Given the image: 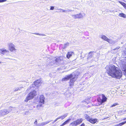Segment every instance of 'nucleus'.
Segmentation results:
<instances>
[{"label": "nucleus", "instance_id": "f257e3e1", "mask_svg": "<svg viewBox=\"0 0 126 126\" xmlns=\"http://www.w3.org/2000/svg\"><path fill=\"white\" fill-rule=\"evenodd\" d=\"M107 68L108 73L112 77L120 79L122 76L121 71L119 70L118 68L114 65H110Z\"/></svg>", "mask_w": 126, "mask_h": 126}, {"label": "nucleus", "instance_id": "f03ea898", "mask_svg": "<svg viewBox=\"0 0 126 126\" xmlns=\"http://www.w3.org/2000/svg\"><path fill=\"white\" fill-rule=\"evenodd\" d=\"M14 108L12 107H10L8 110L4 109L0 111V116H2L8 114L10 112L14 110Z\"/></svg>", "mask_w": 126, "mask_h": 126}, {"label": "nucleus", "instance_id": "7ed1b4c3", "mask_svg": "<svg viewBox=\"0 0 126 126\" xmlns=\"http://www.w3.org/2000/svg\"><path fill=\"white\" fill-rule=\"evenodd\" d=\"M79 73L77 72L73 73V77H71L72 79H71L69 82V85L70 86H73L74 85V82L76 81L78 78Z\"/></svg>", "mask_w": 126, "mask_h": 126}, {"label": "nucleus", "instance_id": "20e7f679", "mask_svg": "<svg viewBox=\"0 0 126 126\" xmlns=\"http://www.w3.org/2000/svg\"><path fill=\"white\" fill-rule=\"evenodd\" d=\"M36 91L33 90L29 94L25 99V101L26 102H27L30 100L32 99L36 95Z\"/></svg>", "mask_w": 126, "mask_h": 126}, {"label": "nucleus", "instance_id": "39448f33", "mask_svg": "<svg viewBox=\"0 0 126 126\" xmlns=\"http://www.w3.org/2000/svg\"><path fill=\"white\" fill-rule=\"evenodd\" d=\"M82 118H80L77 119V120L74 121L70 124V126H76L80 124L83 121Z\"/></svg>", "mask_w": 126, "mask_h": 126}, {"label": "nucleus", "instance_id": "423d86ee", "mask_svg": "<svg viewBox=\"0 0 126 126\" xmlns=\"http://www.w3.org/2000/svg\"><path fill=\"white\" fill-rule=\"evenodd\" d=\"M42 83V81L40 79H38L34 82L33 84L31 86V87H34L35 86H38L41 85Z\"/></svg>", "mask_w": 126, "mask_h": 126}, {"label": "nucleus", "instance_id": "0eeeda50", "mask_svg": "<svg viewBox=\"0 0 126 126\" xmlns=\"http://www.w3.org/2000/svg\"><path fill=\"white\" fill-rule=\"evenodd\" d=\"M9 49L11 52L16 51V49L15 48V45L12 43L9 44Z\"/></svg>", "mask_w": 126, "mask_h": 126}, {"label": "nucleus", "instance_id": "6e6552de", "mask_svg": "<svg viewBox=\"0 0 126 126\" xmlns=\"http://www.w3.org/2000/svg\"><path fill=\"white\" fill-rule=\"evenodd\" d=\"M85 15V14L84 13L81 14L79 13V14L73 15H72V17L74 19H76L77 18H80L83 17Z\"/></svg>", "mask_w": 126, "mask_h": 126}, {"label": "nucleus", "instance_id": "1a4fd4ad", "mask_svg": "<svg viewBox=\"0 0 126 126\" xmlns=\"http://www.w3.org/2000/svg\"><path fill=\"white\" fill-rule=\"evenodd\" d=\"M121 68L123 71V73L125 75H126V64L124 63L123 64L120 65Z\"/></svg>", "mask_w": 126, "mask_h": 126}, {"label": "nucleus", "instance_id": "9d476101", "mask_svg": "<svg viewBox=\"0 0 126 126\" xmlns=\"http://www.w3.org/2000/svg\"><path fill=\"white\" fill-rule=\"evenodd\" d=\"M9 52V51L4 48L0 49V53L3 55L7 54Z\"/></svg>", "mask_w": 126, "mask_h": 126}, {"label": "nucleus", "instance_id": "9b49d317", "mask_svg": "<svg viewBox=\"0 0 126 126\" xmlns=\"http://www.w3.org/2000/svg\"><path fill=\"white\" fill-rule=\"evenodd\" d=\"M95 52L94 51H91L89 53L88 56V57L87 58V60L88 61L91 59V58L93 57L94 55V53Z\"/></svg>", "mask_w": 126, "mask_h": 126}, {"label": "nucleus", "instance_id": "f8f14e48", "mask_svg": "<svg viewBox=\"0 0 126 126\" xmlns=\"http://www.w3.org/2000/svg\"><path fill=\"white\" fill-rule=\"evenodd\" d=\"M73 73L72 74H71L69 75L66 76L65 77L63 78L62 79V81H66L68 80L69 79L71 78V77H73Z\"/></svg>", "mask_w": 126, "mask_h": 126}, {"label": "nucleus", "instance_id": "ddd939ff", "mask_svg": "<svg viewBox=\"0 0 126 126\" xmlns=\"http://www.w3.org/2000/svg\"><path fill=\"white\" fill-rule=\"evenodd\" d=\"M45 98L44 96L43 95H40V102L43 104L44 103Z\"/></svg>", "mask_w": 126, "mask_h": 126}, {"label": "nucleus", "instance_id": "4468645a", "mask_svg": "<svg viewBox=\"0 0 126 126\" xmlns=\"http://www.w3.org/2000/svg\"><path fill=\"white\" fill-rule=\"evenodd\" d=\"M62 57H57L54 59V61L55 62L60 63L61 62V61L62 60Z\"/></svg>", "mask_w": 126, "mask_h": 126}, {"label": "nucleus", "instance_id": "2eb2a0df", "mask_svg": "<svg viewBox=\"0 0 126 126\" xmlns=\"http://www.w3.org/2000/svg\"><path fill=\"white\" fill-rule=\"evenodd\" d=\"M73 54H74V52L72 51L69 52L66 55V57L67 58L69 59L72 56Z\"/></svg>", "mask_w": 126, "mask_h": 126}, {"label": "nucleus", "instance_id": "dca6fc26", "mask_svg": "<svg viewBox=\"0 0 126 126\" xmlns=\"http://www.w3.org/2000/svg\"><path fill=\"white\" fill-rule=\"evenodd\" d=\"M117 42V41L116 40H114L111 39H109L108 42L110 44L113 45L116 43Z\"/></svg>", "mask_w": 126, "mask_h": 126}, {"label": "nucleus", "instance_id": "f3484780", "mask_svg": "<svg viewBox=\"0 0 126 126\" xmlns=\"http://www.w3.org/2000/svg\"><path fill=\"white\" fill-rule=\"evenodd\" d=\"M122 56H125V57L126 58V48H124L122 49L121 52Z\"/></svg>", "mask_w": 126, "mask_h": 126}, {"label": "nucleus", "instance_id": "a211bd4d", "mask_svg": "<svg viewBox=\"0 0 126 126\" xmlns=\"http://www.w3.org/2000/svg\"><path fill=\"white\" fill-rule=\"evenodd\" d=\"M97 119H93L91 118L90 119L89 122L92 124H94L97 121Z\"/></svg>", "mask_w": 126, "mask_h": 126}, {"label": "nucleus", "instance_id": "6ab92c4d", "mask_svg": "<svg viewBox=\"0 0 126 126\" xmlns=\"http://www.w3.org/2000/svg\"><path fill=\"white\" fill-rule=\"evenodd\" d=\"M101 96L102 101H103V102H104L107 101V98L104 94H102Z\"/></svg>", "mask_w": 126, "mask_h": 126}, {"label": "nucleus", "instance_id": "aec40b11", "mask_svg": "<svg viewBox=\"0 0 126 126\" xmlns=\"http://www.w3.org/2000/svg\"><path fill=\"white\" fill-rule=\"evenodd\" d=\"M101 38L107 41V42H108L109 40V39L107 38V37L104 35H101Z\"/></svg>", "mask_w": 126, "mask_h": 126}, {"label": "nucleus", "instance_id": "412c9836", "mask_svg": "<svg viewBox=\"0 0 126 126\" xmlns=\"http://www.w3.org/2000/svg\"><path fill=\"white\" fill-rule=\"evenodd\" d=\"M52 121V120H48L46 122H43L42 123V125H43V126L45 125H46L49 123V122H50Z\"/></svg>", "mask_w": 126, "mask_h": 126}, {"label": "nucleus", "instance_id": "4be33fe9", "mask_svg": "<svg viewBox=\"0 0 126 126\" xmlns=\"http://www.w3.org/2000/svg\"><path fill=\"white\" fill-rule=\"evenodd\" d=\"M71 120V118H69L68 119L62 124V125H63V126H64V125H65L66 124L68 123Z\"/></svg>", "mask_w": 126, "mask_h": 126}, {"label": "nucleus", "instance_id": "5701e85b", "mask_svg": "<svg viewBox=\"0 0 126 126\" xmlns=\"http://www.w3.org/2000/svg\"><path fill=\"white\" fill-rule=\"evenodd\" d=\"M119 2L125 8L126 10V4L122 2H121L120 1H119Z\"/></svg>", "mask_w": 126, "mask_h": 126}, {"label": "nucleus", "instance_id": "b1692460", "mask_svg": "<svg viewBox=\"0 0 126 126\" xmlns=\"http://www.w3.org/2000/svg\"><path fill=\"white\" fill-rule=\"evenodd\" d=\"M118 16L124 18H126V15L124 13H120L119 14Z\"/></svg>", "mask_w": 126, "mask_h": 126}, {"label": "nucleus", "instance_id": "393cba45", "mask_svg": "<svg viewBox=\"0 0 126 126\" xmlns=\"http://www.w3.org/2000/svg\"><path fill=\"white\" fill-rule=\"evenodd\" d=\"M84 117L85 119L87 120L88 121H89L90 120L91 118H90L89 116L87 114H85L84 115Z\"/></svg>", "mask_w": 126, "mask_h": 126}, {"label": "nucleus", "instance_id": "a878e982", "mask_svg": "<svg viewBox=\"0 0 126 126\" xmlns=\"http://www.w3.org/2000/svg\"><path fill=\"white\" fill-rule=\"evenodd\" d=\"M69 45V43L68 42L66 44H64L63 46V49H65L67 47H68Z\"/></svg>", "mask_w": 126, "mask_h": 126}, {"label": "nucleus", "instance_id": "bb28decb", "mask_svg": "<svg viewBox=\"0 0 126 126\" xmlns=\"http://www.w3.org/2000/svg\"><path fill=\"white\" fill-rule=\"evenodd\" d=\"M59 10H62L63 12H71L72 11V10H70L69 9H67L66 10H63L62 9H60Z\"/></svg>", "mask_w": 126, "mask_h": 126}, {"label": "nucleus", "instance_id": "cd10ccee", "mask_svg": "<svg viewBox=\"0 0 126 126\" xmlns=\"http://www.w3.org/2000/svg\"><path fill=\"white\" fill-rule=\"evenodd\" d=\"M41 103H41L39 102V104L37 105L36 107L38 109H40V107H41L42 106V104H41Z\"/></svg>", "mask_w": 126, "mask_h": 126}, {"label": "nucleus", "instance_id": "c85d7f7f", "mask_svg": "<svg viewBox=\"0 0 126 126\" xmlns=\"http://www.w3.org/2000/svg\"><path fill=\"white\" fill-rule=\"evenodd\" d=\"M126 123V121L125 122L121 123L118 124L116 126H121L125 124V123Z\"/></svg>", "mask_w": 126, "mask_h": 126}, {"label": "nucleus", "instance_id": "c756f323", "mask_svg": "<svg viewBox=\"0 0 126 126\" xmlns=\"http://www.w3.org/2000/svg\"><path fill=\"white\" fill-rule=\"evenodd\" d=\"M32 33L34 34L39 35L40 36H46V35L45 34H40L38 33Z\"/></svg>", "mask_w": 126, "mask_h": 126}, {"label": "nucleus", "instance_id": "7c9ffc66", "mask_svg": "<svg viewBox=\"0 0 126 126\" xmlns=\"http://www.w3.org/2000/svg\"><path fill=\"white\" fill-rule=\"evenodd\" d=\"M97 100L98 102H100L101 103H103V101H102V98H100L99 99H98Z\"/></svg>", "mask_w": 126, "mask_h": 126}, {"label": "nucleus", "instance_id": "2f4dec72", "mask_svg": "<svg viewBox=\"0 0 126 126\" xmlns=\"http://www.w3.org/2000/svg\"><path fill=\"white\" fill-rule=\"evenodd\" d=\"M118 105V104L117 103H115L114 104H113V105H111L110 106V107H115L116 106Z\"/></svg>", "mask_w": 126, "mask_h": 126}, {"label": "nucleus", "instance_id": "473e14b6", "mask_svg": "<svg viewBox=\"0 0 126 126\" xmlns=\"http://www.w3.org/2000/svg\"><path fill=\"white\" fill-rule=\"evenodd\" d=\"M21 88V87H19V88H16L14 90V91H16L18 90H19Z\"/></svg>", "mask_w": 126, "mask_h": 126}, {"label": "nucleus", "instance_id": "72a5a7b5", "mask_svg": "<svg viewBox=\"0 0 126 126\" xmlns=\"http://www.w3.org/2000/svg\"><path fill=\"white\" fill-rule=\"evenodd\" d=\"M35 126H43L42 123H39Z\"/></svg>", "mask_w": 126, "mask_h": 126}, {"label": "nucleus", "instance_id": "f704fd0d", "mask_svg": "<svg viewBox=\"0 0 126 126\" xmlns=\"http://www.w3.org/2000/svg\"><path fill=\"white\" fill-rule=\"evenodd\" d=\"M58 118H59V119H61L62 120H63L64 118V117H63V115L62 116L60 117H58Z\"/></svg>", "mask_w": 126, "mask_h": 126}, {"label": "nucleus", "instance_id": "c9c22d12", "mask_svg": "<svg viewBox=\"0 0 126 126\" xmlns=\"http://www.w3.org/2000/svg\"><path fill=\"white\" fill-rule=\"evenodd\" d=\"M68 113H66L63 115L64 118H65V117H66L68 115Z\"/></svg>", "mask_w": 126, "mask_h": 126}, {"label": "nucleus", "instance_id": "e433bc0d", "mask_svg": "<svg viewBox=\"0 0 126 126\" xmlns=\"http://www.w3.org/2000/svg\"><path fill=\"white\" fill-rule=\"evenodd\" d=\"M120 48V47H117L116 48L113 49V50H117V49L118 50V49H119Z\"/></svg>", "mask_w": 126, "mask_h": 126}, {"label": "nucleus", "instance_id": "4c0bfd02", "mask_svg": "<svg viewBox=\"0 0 126 126\" xmlns=\"http://www.w3.org/2000/svg\"><path fill=\"white\" fill-rule=\"evenodd\" d=\"M54 6H51L50 10H53L54 9Z\"/></svg>", "mask_w": 126, "mask_h": 126}, {"label": "nucleus", "instance_id": "58836bf2", "mask_svg": "<svg viewBox=\"0 0 126 126\" xmlns=\"http://www.w3.org/2000/svg\"><path fill=\"white\" fill-rule=\"evenodd\" d=\"M7 0H0V2H2L6 1Z\"/></svg>", "mask_w": 126, "mask_h": 126}, {"label": "nucleus", "instance_id": "ea45409f", "mask_svg": "<svg viewBox=\"0 0 126 126\" xmlns=\"http://www.w3.org/2000/svg\"><path fill=\"white\" fill-rule=\"evenodd\" d=\"M37 120H36L34 122V124H35L36 125H37L38 124H37Z\"/></svg>", "mask_w": 126, "mask_h": 126}, {"label": "nucleus", "instance_id": "a19ab883", "mask_svg": "<svg viewBox=\"0 0 126 126\" xmlns=\"http://www.w3.org/2000/svg\"><path fill=\"white\" fill-rule=\"evenodd\" d=\"M59 119L58 117L57 118H56V119L54 121L55 122L56 121Z\"/></svg>", "mask_w": 126, "mask_h": 126}, {"label": "nucleus", "instance_id": "79ce46f5", "mask_svg": "<svg viewBox=\"0 0 126 126\" xmlns=\"http://www.w3.org/2000/svg\"><path fill=\"white\" fill-rule=\"evenodd\" d=\"M59 119L58 117L57 118H56V119L54 121L55 122L56 121Z\"/></svg>", "mask_w": 126, "mask_h": 126}, {"label": "nucleus", "instance_id": "37998d69", "mask_svg": "<svg viewBox=\"0 0 126 126\" xmlns=\"http://www.w3.org/2000/svg\"><path fill=\"white\" fill-rule=\"evenodd\" d=\"M80 126H85V124L83 123Z\"/></svg>", "mask_w": 126, "mask_h": 126}, {"label": "nucleus", "instance_id": "c03bdc74", "mask_svg": "<svg viewBox=\"0 0 126 126\" xmlns=\"http://www.w3.org/2000/svg\"><path fill=\"white\" fill-rule=\"evenodd\" d=\"M55 122H54V121H53L52 122V124H53L54 123H55Z\"/></svg>", "mask_w": 126, "mask_h": 126}, {"label": "nucleus", "instance_id": "a18cd8bd", "mask_svg": "<svg viewBox=\"0 0 126 126\" xmlns=\"http://www.w3.org/2000/svg\"><path fill=\"white\" fill-rule=\"evenodd\" d=\"M126 119V118H124V120H125Z\"/></svg>", "mask_w": 126, "mask_h": 126}, {"label": "nucleus", "instance_id": "49530a36", "mask_svg": "<svg viewBox=\"0 0 126 126\" xmlns=\"http://www.w3.org/2000/svg\"><path fill=\"white\" fill-rule=\"evenodd\" d=\"M51 75H50V76H51Z\"/></svg>", "mask_w": 126, "mask_h": 126}, {"label": "nucleus", "instance_id": "de8ad7c7", "mask_svg": "<svg viewBox=\"0 0 126 126\" xmlns=\"http://www.w3.org/2000/svg\"><path fill=\"white\" fill-rule=\"evenodd\" d=\"M51 75H50V76H51Z\"/></svg>", "mask_w": 126, "mask_h": 126}, {"label": "nucleus", "instance_id": "09e8293b", "mask_svg": "<svg viewBox=\"0 0 126 126\" xmlns=\"http://www.w3.org/2000/svg\"><path fill=\"white\" fill-rule=\"evenodd\" d=\"M126 111V110H125V111Z\"/></svg>", "mask_w": 126, "mask_h": 126}, {"label": "nucleus", "instance_id": "8fccbe9b", "mask_svg": "<svg viewBox=\"0 0 126 126\" xmlns=\"http://www.w3.org/2000/svg\"><path fill=\"white\" fill-rule=\"evenodd\" d=\"M125 2H126V1Z\"/></svg>", "mask_w": 126, "mask_h": 126}, {"label": "nucleus", "instance_id": "3c124183", "mask_svg": "<svg viewBox=\"0 0 126 126\" xmlns=\"http://www.w3.org/2000/svg\"><path fill=\"white\" fill-rule=\"evenodd\" d=\"M0 63H1L0 62Z\"/></svg>", "mask_w": 126, "mask_h": 126}]
</instances>
